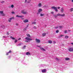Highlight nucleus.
Returning <instances> with one entry per match:
<instances>
[{
  "label": "nucleus",
  "mask_w": 73,
  "mask_h": 73,
  "mask_svg": "<svg viewBox=\"0 0 73 73\" xmlns=\"http://www.w3.org/2000/svg\"><path fill=\"white\" fill-rule=\"evenodd\" d=\"M45 27H47L46 25V26H45Z\"/></svg>",
  "instance_id": "e2e57ef3"
},
{
  "label": "nucleus",
  "mask_w": 73,
  "mask_h": 73,
  "mask_svg": "<svg viewBox=\"0 0 73 73\" xmlns=\"http://www.w3.org/2000/svg\"><path fill=\"white\" fill-rule=\"evenodd\" d=\"M17 42V40H15V43H16V42Z\"/></svg>",
  "instance_id": "c756f323"
},
{
  "label": "nucleus",
  "mask_w": 73,
  "mask_h": 73,
  "mask_svg": "<svg viewBox=\"0 0 73 73\" xmlns=\"http://www.w3.org/2000/svg\"><path fill=\"white\" fill-rule=\"evenodd\" d=\"M66 60H69V58H65Z\"/></svg>",
  "instance_id": "b1692460"
},
{
  "label": "nucleus",
  "mask_w": 73,
  "mask_h": 73,
  "mask_svg": "<svg viewBox=\"0 0 73 73\" xmlns=\"http://www.w3.org/2000/svg\"><path fill=\"white\" fill-rule=\"evenodd\" d=\"M16 17H19L20 18H21V19H24V18H22L24 17V16L23 15L19 16L18 15H16Z\"/></svg>",
  "instance_id": "20e7f679"
},
{
  "label": "nucleus",
  "mask_w": 73,
  "mask_h": 73,
  "mask_svg": "<svg viewBox=\"0 0 73 73\" xmlns=\"http://www.w3.org/2000/svg\"><path fill=\"white\" fill-rule=\"evenodd\" d=\"M27 0H25V3H26V2H27Z\"/></svg>",
  "instance_id": "5fc2aeb1"
},
{
  "label": "nucleus",
  "mask_w": 73,
  "mask_h": 73,
  "mask_svg": "<svg viewBox=\"0 0 73 73\" xmlns=\"http://www.w3.org/2000/svg\"><path fill=\"white\" fill-rule=\"evenodd\" d=\"M68 32H70V30H68Z\"/></svg>",
  "instance_id": "c03bdc74"
},
{
  "label": "nucleus",
  "mask_w": 73,
  "mask_h": 73,
  "mask_svg": "<svg viewBox=\"0 0 73 73\" xmlns=\"http://www.w3.org/2000/svg\"><path fill=\"white\" fill-rule=\"evenodd\" d=\"M21 13L23 14H27L28 13V12L26 11L25 10H22Z\"/></svg>",
  "instance_id": "7ed1b4c3"
},
{
  "label": "nucleus",
  "mask_w": 73,
  "mask_h": 73,
  "mask_svg": "<svg viewBox=\"0 0 73 73\" xmlns=\"http://www.w3.org/2000/svg\"><path fill=\"white\" fill-rule=\"evenodd\" d=\"M11 13H12V14H15V12H11Z\"/></svg>",
  "instance_id": "e433bc0d"
},
{
  "label": "nucleus",
  "mask_w": 73,
  "mask_h": 73,
  "mask_svg": "<svg viewBox=\"0 0 73 73\" xmlns=\"http://www.w3.org/2000/svg\"><path fill=\"white\" fill-rule=\"evenodd\" d=\"M27 27H26L25 28V30H26V29H27Z\"/></svg>",
  "instance_id": "de8ad7c7"
},
{
  "label": "nucleus",
  "mask_w": 73,
  "mask_h": 73,
  "mask_svg": "<svg viewBox=\"0 0 73 73\" xmlns=\"http://www.w3.org/2000/svg\"><path fill=\"white\" fill-rule=\"evenodd\" d=\"M72 3L73 2V0H72Z\"/></svg>",
  "instance_id": "13d9d810"
},
{
  "label": "nucleus",
  "mask_w": 73,
  "mask_h": 73,
  "mask_svg": "<svg viewBox=\"0 0 73 73\" xmlns=\"http://www.w3.org/2000/svg\"><path fill=\"white\" fill-rule=\"evenodd\" d=\"M58 16H57V15H56L55 16V17L56 18V17H57Z\"/></svg>",
  "instance_id": "58836bf2"
},
{
  "label": "nucleus",
  "mask_w": 73,
  "mask_h": 73,
  "mask_svg": "<svg viewBox=\"0 0 73 73\" xmlns=\"http://www.w3.org/2000/svg\"><path fill=\"white\" fill-rule=\"evenodd\" d=\"M4 3V1H3L1 2V3Z\"/></svg>",
  "instance_id": "49530a36"
},
{
  "label": "nucleus",
  "mask_w": 73,
  "mask_h": 73,
  "mask_svg": "<svg viewBox=\"0 0 73 73\" xmlns=\"http://www.w3.org/2000/svg\"><path fill=\"white\" fill-rule=\"evenodd\" d=\"M36 40L37 42L39 43L40 42V40L38 39H36Z\"/></svg>",
  "instance_id": "f8f14e48"
},
{
  "label": "nucleus",
  "mask_w": 73,
  "mask_h": 73,
  "mask_svg": "<svg viewBox=\"0 0 73 73\" xmlns=\"http://www.w3.org/2000/svg\"><path fill=\"white\" fill-rule=\"evenodd\" d=\"M53 43H54V44H55V43H56V41L53 42Z\"/></svg>",
  "instance_id": "3c124183"
},
{
  "label": "nucleus",
  "mask_w": 73,
  "mask_h": 73,
  "mask_svg": "<svg viewBox=\"0 0 73 73\" xmlns=\"http://www.w3.org/2000/svg\"><path fill=\"white\" fill-rule=\"evenodd\" d=\"M9 53H8V52H7V53H6V54H7V55H8V54Z\"/></svg>",
  "instance_id": "79ce46f5"
},
{
  "label": "nucleus",
  "mask_w": 73,
  "mask_h": 73,
  "mask_svg": "<svg viewBox=\"0 0 73 73\" xmlns=\"http://www.w3.org/2000/svg\"><path fill=\"white\" fill-rule=\"evenodd\" d=\"M44 14H40V16H44Z\"/></svg>",
  "instance_id": "5701e85b"
},
{
  "label": "nucleus",
  "mask_w": 73,
  "mask_h": 73,
  "mask_svg": "<svg viewBox=\"0 0 73 73\" xmlns=\"http://www.w3.org/2000/svg\"><path fill=\"white\" fill-rule=\"evenodd\" d=\"M9 8H11V7L10 6L9 7Z\"/></svg>",
  "instance_id": "680f3d73"
},
{
  "label": "nucleus",
  "mask_w": 73,
  "mask_h": 73,
  "mask_svg": "<svg viewBox=\"0 0 73 73\" xmlns=\"http://www.w3.org/2000/svg\"><path fill=\"white\" fill-rule=\"evenodd\" d=\"M23 22L25 23H28V20L26 19L23 21Z\"/></svg>",
  "instance_id": "6e6552de"
},
{
  "label": "nucleus",
  "mask_w": 73,
  "mask_h": 73,
  "mask_svg": "<svg viewBox=\"0 0 73 73\" xmlns=\"http://www.w3.org/2000/svg\"><path fill=\"white\" fill-rule=\"evenodd\" d=\"M37 15H38V13H37Z\"/></svg>",
  "instance_id": "69168bd1"
},
{
  "label": "nucleus",
  "mask_w": 73,
  "mask_h": 73,
  "mask_svg": "<svg viewBox=\"0 0 73 73\" xmlns=\"http://www.w3.org/2000/svg\"><path fill=\"white\" fill-rule=\"evenodd\" d=\"M68 50L70 52H73V48L72 47V48H69L68 49Z\"/></svg>",
  "instance_id": "423d86ee"
},
{
  "label": "nucleus",
  "mask_w": 73,
  "mask_h": 73,
  "mask_svg": "<svg viewBox=\"0 0 73 73\" xmlns=\"http://www.w3.org/2000/svg\"><path fill=\"white\" fill-rule=\"evenodd\" d=\"M2 16H4L5 15V14L3 13L2 14Z\"/></svg>",
  "instance_id": "2f4dec72"
},
{
  "label": "nucleus",
  "mask_w": 73,
  "mask_h": 73,
  "mask_svg": "<svg viewBox=\"0 0 73 73\" xmlns=\"http://www.w3.org/2000/svg\"><path fill=\"white\" fill-rule=\"evenodd\" d=\"M25 47H26V46H24L22 48L23 49H25Z\"/></svg>",
  "instance_id": "c85d7f7f"
},
{
  "label": "nucleus",
  "mask_w": 73,
  "mask_h": 73,
  "mask_svg": "<svg viewBox=\"0 0 73 73\" xmlns=\"http://www.w3.org/2000/svg\"><path fill=\"white\" fill-rule=\"evenodd\" d=\"M10 38H12V39H13V40H15V38L13 37L12 36H11Z\"/></svg>",
  "instance_id": "412c9836"
},
{
  "label": "nucleus",
  "mask_w": 73,
  "mask_h": 73,
  "mask_svg": "<svg viewBox=\"0 0 73 73\" xmlns=\"http://www.w3.org/2000/svg\"><path fill=\"white\" fill-rule=\"evenodd\" d=\"M64 33H67V30L64 31Z\"/></svg>",
  "instance_id": "473e14b6"
},
{
  "label": "nucleus",
  "mask_w": 73,
  "mask_h": 73,
  "mask_svg": "<svg viewBox=\"0 0 73 73\" xmlns=\"http://www.w3.org/2000/svg\"><path fill=\"white\" fill-rule=\"evenodd\" d=\"M3 37H4V38H5V36H3Z\"/></svg>",
  "instance_id": "bf43d9fd"
},
{
  "label": "nucleus",
  "mask_w": 73,
  "mask_h": 73,
  "mask_svg": "<svg viewBox=\"0 0 73 73\" xmlns=\"http://www.w3.org/2000/svg\"><path fill=\"white\" fill-rule=\"evenodd\" d=\"M0 13L1 14H2V13H3V11H0Z\"/></svg>",
  "instance_id": "a878e982"
},
{
  "label": "nucleus",
  "mask_w": 73,
  "mask_h": 73,
  "mask_svg": "<svg viewBox=\"0 0 73 73\" xmlns=\"http://www.w3.org/2000/svg\"><path fill=\"white\" fill-rule=\"evenodd\" d=\"M25 39L27 40H26L25 41V42H29V41L32 40V39L30 38H29L28 37H27L25 38Z\"/></svg>",
  "instance_id": "f03ea898"
},
{
  "label": "nucleus",
  "mask_w": 73,
  "mask_h": 73,
  "mask_svg": "<svg viewBox=\"0 0 73 73\" xmlns=\"http://www.w3.org/2000/svg\"><path fill=\"white\" fill-rule=\"evenodd\" d=\"M62 36H64V35H60L59 36V37H62Z\"/></svg>",
  "instance_id": "7c9ffc66"
},
{
  "label": "nucleus",
  "mask_w": 73,
  "mask_h": 73,
  "mask_svg": "<svg viewBox=\"0 0 73 73\" xmlns=\"http://www.w3.org/2000/svg\"><path fill=\"white\" fill-rule=\"evenodd\" d=\"M7 35H9V33L7 32Z\"/></svg>",
  "instance_id": "a18cd8bd"
},
{
  "label": "nucleus",
  "mask_w": 73,
  "mask_h": 73,
  "mask_svg": "<svg viewBox=\"0 0 73 73\" xmlns=\"http://www.w3.org/2000/svg\"><path fill=\"white\" fill-rule=\"evenodd\" d=\"M2 27L3 28H4V27H4V26H3Z\"/></svg>",
  "instance_id": "a19ab883"
},
{
  "label": "nucleus",
  "mask_w": 73,
  "mask_h": 73,
  "mask_svg": "<svg viewBox=\"0 0 73 73\" xmlns=\"http://www.w3.org/2000/svg\"><path fill=\"white\" fill-rule=\"evenodd\" d=\"M51 13L52 14H53L54 13V12L53 11H52L51 12Z\"/></svg>",
  "instance_id": "ea45409f"
},
{
  "label": "nucleus",
  "mask_w": 73,
  "mask_h": 73,
  "mask_svg": "<svg viewBox=\"0 0 73 73\" xmlns=\"http://www.w3.org/2000/svg\"><path fill=\"white\" fill-rule=\"evenodd\" d=\"M40 49H41V50H43V51H45V49L43 48L42 47H40Z\"/></svg>",
  "instance_id": "1a4fd4ad"
},
{
  "label": "nucleus",
  "mask_w": 73,
  "mask_h": 73,
  "mask_svg": "<svg viewBox=\"0 0 73 73\" xmlns=\"http://www.w3.org/2000/svg\"><path fill=\"white\" fill-rule=\"evenodd\" d=\"M61 11L62 13H63L64 12V8L62 7L61 8Z\"/></svg>",
  "instance_id": "9d476101"
},
{
  "label": "nucleus",
  "mask_w": 73,
  "mask_h": 73,
  "mask_svg": "<svg viewBox=\"0 0 73 73\" xmlns=\"http://www.w3.org/2000/svg\"><path fill=\"white\" fill-rule=\"evenodd\" d=\"M41 3H39V4H38V6L39 7H41Z\"/></svg>",
  "instance_id": "dca6fc26"
},
{
  "label": "nucleus",
  "mask_w": 73,
  "mask_h": 73,
  "mask_svg": "<svg viewBox=\"0 0 73 73\" xmlns=\"http://www.w3.org/2000/svg\"><path fill=\"white\" fill-rule=\"evenodd\" d=\"M55 29H57V28H58V27H55Z\"/></svg>",
  "instance_id": "72a5a7b5"
},
{
  "label": "nucleus",
  "mask_w": 73,
  "mask_h": 73,
  "mask_svg": "<svg viewBox=\"0 0 73 73\" xmlns=\"http://www.w3.org/2000/svg\"><path fill=\"white\" fill-rule=\"evenodd\" d=\"M56 61H58V59L57 58H56Z\"/></svg>",
  "instance_id": "f704fd0d"
},
{
  "label": "nucleus",
  "mask_w": 73,
  "mask_h": 73,
  "mask_svg": "<svg viewBox=\"0 0 73 73\" xmlns=\"http://www.w3.org/2000/svg\"><path fill=\"white\" fill-rule=\"evenodd\" d=\"M42 10L41 9H39L38 10V13H40L41 12H42Z\"/></svg>",
  "instance_id": "9b49d317"
},
{
  "label": "nucleus",
  "mask_w": 73,
  "mask_h": 73,
  "mask_svg": "<svg viewBox=\"0 0 73 73\" xmlns=\"http://www.w3.org/2000/svg\"><path fill=\"white\" fill-rule=\"evenodd\" d=\"M30 1H29V2H28V3H30Z\"/></svg>",
  "instance_id": "052dcab7"
},
{
  "label": "nucleus",
  "mask_w": 73,
  "mask_h": 73,
  "mask_svg": "<svg viewBox=\"0 0 73 73\" xmlns=\"http://www.w3.org/2000/svg\"><path fill=\"white\" fill-rule=\"evenodd\" d=\"M57 15L58 16H65L64 14L63 15H62L60 14H57Z\"/></svg>",
  "instance_id": "39448f33"
},
{
  "label": "nucleus",
  "mask_w": 73,
  "mask_h": 73,
  "mask_svg": "<svg viewBox=\"0 0 73 73\" xmlns=\"http://www.w3.org/2000/svg\"><path fill=\"white\" fill-rule=\"evenodd\" d=\"M48 42V43H50V44H52V41L51 40H49Z\"/></svg>",
  "instance_id": "a211bd4d"
},
{
  "label": "nucleus",
  "mask_w": 73,
  "mask_h": 73,
  "mask_svg": "<svg viewBox=\"0 0 73 73\" xmlns=\"http://www.w3.org/2000/svg\"><path fill=\"white\" fill-rule=\"evenodd\" d=\"M21 45V44H18V45Z\"/></svg>",
  "instance_id": "603ef678"
},
{
  "label": "nucleus",
  "mask_w": 73,
  "mask_h": 73,
  "mask_svg": "<svg viewBox=\"0 0 73 73\" xmlns=\"http://www.w3.org/2000/svg\"><path fill=\"white\" fill-rule=\"evenodd\" d=\"M26 55H31V53L29 52H27L26 53Z\"/></svg>",
  "instance_id": "ddd939ff"
},
{
  "label": "nucleus",
  "mask_w": 73,
  "mask_h": 73,
  "mask_svg": "<svg viewBox=\"0 0 73 73\" xmlns=\"http://www.w3.org/2000/svg\"><path fill=\"white\" fill-rule=\"evenodd\" d=\"M8 52L9 53H11L12 52V51H11V50H10Z\"/></svg>",
  "instance_id": "cd10ccee"
},
{
  "label": "nucleus",
  "mask_w": 73,
  "mask_h": 73,
  "mask_svg": "<svg viewBox=\"0 0 73 73\" xmlns=\"http://www.w3.org/2000/svg\"><path fill=\"white\" fill-rule=\"evenodd\" d=\"M21 38H19V39H18L19 40H21Z\"/></svg>",
  "instance_id": "864d4df0"
},
{
  "label": "nucleus",
  "mask_w": 73,
  "mask_h": 73,
  "mask_svg": "<svg viewBox=\"0 0 73 73\" xmlns=\"http://www.w3.org/2000/svg\"><path fill=\"white\" fill-rule=\"evenodd\" d=\"M13 19L14 18L13 17L9 18L8 20L9 22H11V20H12V19Z\"/></svg>",
  "instance_id": "0eeeda50"
},
{
  "label": "nucleus",
  "mask_w": 73,
  "mask_h": 73,
  "mask_svg": "<svg viewBox=\"0 0 73 73\" xmlns=\"http://www.w3.org/2000/svg\"><path fill=\"white\" fill-rule=\"evenodd\" d=\"M46 35V33H43L42 34V36L43 37H44V36H45Z\"/></svg>",
  "instance_id": "2eb2a0df"
},
{
  "label": "nucleus",
  "mask_w": 73,
  "mask_h": 73,
  "mask_svg": "<svg viewBox=\"0 0 73 73\" xmlns=\"http://www.w3.org/2000/svg\"><path fill=\"white\" fill-rule=\"evenodd\" d=\"M51 8L52 9H54V11H56V12H58V10L57 9V7H55L54 6L52 7H51Z\"/></svg>",
  "instance_id": "f257e3e1"
},
{
  "label": "nucleus",
  "mask_w": 73,
  "mask_h": 73,
  "mask_svg": "<svg viewBox=\"0 0 73 73\" xmlns=\"http://www.w3.org/2000/svg\"><path fill=\"white\" fill-rule=\"evenodd\" d=\"M70 10V12H72V11H73V8H71Z\"/></svg>",
  "instance_id": "6ab92c4d"
},
{
  "label": "nucleus",
  "mask_w": 73,
  "mask_h": 73,
  "mask_svg": "<svg viewBox=\"0 0 73 73\" xmlns=\"http://www.w3.org/2000/svg\"><path fill=\"white\" fill-rule=\"evenodd\" d=\"M37 46L38 47H40V46H38V45H37Z\"/></svg>",
  "instance_id": "09e8293b"
},
{
  "label": "nucleus",
  "mask_w": 73,
  "mask_h": 73,
  "mask_svg": "<svg viewBox=\"0 0 73 73\" xmlns=\"http://www.w3.org/2000/svg\"><path fill=\"white\" fill-rule=\"evenodd\" d=\"M59 27V28H62V27L61 26H60Z\"/></svg>",
  "instance_id": "4c0bfd02"
},
{
  "label": "nucleus",
  "mask_w": 73,
  "mask_h": 73,
  "mask_svg": "<svg viewBox=\"0 0 73 73\" xmlns=\"http://www.w3.org/2000/svg\"><path fill=\"white\" fill-rule=\"evenodd\" d=\"M11 8H13V7H14V5H11Z\"/></svg>",
  "instance_id": "393cba45"
},
{
  "label": "nucleus",
  "mask_w": 73,
  "mask_h": 73,
  "mask_svg": "<svg viewBox=\"0 0 73 73\" xmlns=\"http://www.w3.org/2000/svg\"><path fill=\"white\" fill-rule=\"evenodd\" d=\"M34 28V29H36V26H34L33 27Z\"/></svg>",
  "instance_id": "c9c22d12"
},
{
  "label": "nucleus",
  "mask_w": 73,
  "mask_h": 73,
  "mask_svg": "<svg viewBox=\"0 0 73 73\" xmlns=\"http://www.w3.org/2000/svg\"><path fill=\"white\" fill-rule=\"evenodd\" d=\"M18 23H16V25H17V26H18Z\"/></svg>",
  "instance_id": "37998d69"
},
{
  "label": "nucleus",
  "mask_w": 73,
  "mask_h": 73,
  "mask_svg": "<svg viewBox=\"0 0 73 73\" xmlns=\"http://www.w3.org/2000/svg\"><path fill=\"white\" fill-rule=\"evenodd\" d=\"M36 20H35V21H36Z\"/></svg>",
  "instance_id": "0e129e2a"
},
{
  "label": "nucleus",
  "mask_w": 73,
  "mask_h": 73,
  "mask_svg": "<svg viewBox=\"0 0 73 73\" xmlns=\"http://www.w3.org/2000/svg\"><path fill=\"white\" fill-rule=\"evenodd\" d=\"M58 9H60V7H58Z\"/></svg>",
  "instance_id": "8fccbe9b"
},
{
  "label": "nucleus",
  "mask_w": 73,
  "mask_h": 73,
  "mask_svg": "<svg viewBox=\"0 0 73 73\" xmlns=\"http://www.w3.org/2000/svg\"><path fill=\"white\" fill-rule=\"evenodd\" d=\"M65 38H69V36H65Z\"/></svg>",
  "instance_id": "4be33fe9"
},
{
  "label": "nucleus",
  "mask_w": 73,
  "mask_h": 73,
  "mask_svg": "<svg viewBox=\"0 0 73 73\" xmlns=\"http://www.w3.org/2000/svg\"><path fill=\"white\" fill-rule=\"evenodd\" d=\"M29 27V25H27V27Z\"/></svg>",
  "instance_id": "6e6d98bb"
},
{
  "label": "nucleus",
  "mask_w": 73,
  "mask_h": 73,
  "mask_svg": "<svg viewBox=\"0 0 73 73\" xmlns=\"http://www.w3.org/2000/svg\"><path fill=\"white\" fill-rule=\"evenodd\" d=\"M27 37H31V35H29L28 34H27Z\"/></svg>",
  "instance_id": "f3484780"
},
{
  "label": "nucleus",
  "mask_w": 73,
  "mask_h": 73,
  "mask_svg": "<svg viewBox=\"0 0 73 73\" xmlns=\"http://www.w3.org/2000/svg\"><path fill=\"white\" fill-rule=\"evenodd\" d=\"M71 44H72V45H73V43H71Z\"/></svg>",
  "instance_id": "4d7b16f0"
},
{
  "label": "nucleus",
  "mask_w": 73,
  "mask_h": 73,
  "mask_svg": "<svg viewBox=\"0 0 73 73\" xmlns=\"http://www.w3.org/2000/svg\"><path fill=\"white\" fill-rule=\"evenodd\" d=\"M58 32H59V31H58V30L56 31V33H58Z\"/></svg>",
  "instance_id": "bb28decb"
},
{
  "label": "nucleus",
  "mask_w": 73,
  "mask_h": 73,
  "mask_svg": "<svg viewBox=\"0 0 73 73\" xmlns=\"http://www.w3.org/2000/svg\"><path fill=\"white\" fill-rule=\"evenodd\" d=\"M32 24H36V22H32Z\"/></svg>",
  "instance_id": "aec40b11"
},
{
  "label": "nucleus",
  "mask_w": 73,
  "mask_h": 73,
  "mask_svg": "<svg viewBox=\"0 0 73 73\" xmlns=\"http://www.w3.org/2000/svg\"><path fill=\"white\" fill-rule=\"evenodd\" d=\"M42 73H45L46 72V69H44L42 70Z\"/></svg>",
  "instance_id": "4468645a"
}]
</instances>
